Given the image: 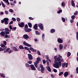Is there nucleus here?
<instances>
[{
	"instance_id": "bf43d9fd",
	"label": "nucleus",
	"mask_w": 78,
	"mask_h": 78,
	"mask_svg": "<svg viewBox=\"0 0 78 78\" xmlns=\"http://www.w3.org/2000/svg\"><path fill=\"white\" fill-rule=\"evenodd\" d=\"M5 38H8V37H9V36H8V35L7 34H6L5 35Z\"/></svg>"
},
{
	"instance_id": "c85d7f7f",
	"label": "nucleus",
	"mask_w": 78,
	"mask_h": 78,
	"mask_svg": "<svg viewBox=\"0 0 78 78\" xmlns=\"http://www.w3.org/2000/svg\"><path fill=\"white\" fill-rule=\"evenodd\" d=\"M19 48L20 49H24V48L23 47V46L22 45H20L19 46Z\"/></svg>"
},
{
	"instance_id": "c756f323",
	"label": "nucleus",
	"mask_w": 78,
	"mask_h": 78,
	"mask_svg": "<svg viewBox=\"0 0 78 78\" xmlns=\"http://www.w3.org/2000/svg\"><path fill=\"white\" fill-rule=\"evenodd\" d=\"M25 66L26 67H30V65L27 63H26Z\"/></svg>"
},
{
	"instance_id": "c9c22d12",
	"label": "nucleus",
	"mask_w": 78,
	"mask_h": 78,
	"mask_svg": "<svg viewBox=\"0 0 78 78\" xmlns=\"http://www.w3.org/2000/svg\"><path fill=\"white\" fill-rule=\"evenodd\" d=\"M4 33H5V34H9V33H10L9 32L7 31H5Z\"/></svg>"
},
{
	"instance_id": "13d9d810",
	"label": "nucleus",
	"mask_w": 78,
	"mask_h": 78,
	"mask_svg": "<svg viewBox=\"0 0 78 78\" xmlns=\"http://www.w3.org/2000/svg\"><path fill=\"white\" fill-rule=\"evenodd\" d=\"M29 20H34V19L31 17H29Z\"/></svg>"
},
{
	"instance_id": "603ef678",
	"label": "nucleus",
	"mask_w": 78,
	"mask_h": 78,
	"mask_svg": "<svg viewBox=\"0 0 78 78\" xmlns=\"http://www.w3.org/2000/svg\"><path fill=\"white\" fill-rule=\"evenodd\" d=\"M5 13L6 14H9L8 12L7 11V10H5Z\"/></svg>"
},
{
	"instance_id": "f3484780",
	"label": "nucleus",
	"mask_w": 78,
	"mask_h": 78,
	"mask_svg": "<svg viewBox=\"0 0 78 78\" xmlns=\"http://www.w3.org/2000/svg\"><path fill=\"white\" fill-rule=\"evenodd\" d=\"M68 75L69 72H65L64 74V76H65V77H67Z\"/></svg>"
},
{
	"instance_id": "cd10ccee",
	"label": "nucleus",
	"mask_w": 78,
	"mask_h": 78,
	"mask_svg": "<svg viewBox=\"0 0 78 78\" xmlns=\"http://www.w3.org/2000/svg\"><path fill=\"white\" fill-rule=\"evenodd\" d=\"M70 55H71V53L69 52H68L67 53V57L69 58V56H70Z\"/></svg>"
},
{
	"instance_id": "864d4df0",
	"label": "nucleus",
	"mask_w": 78,
	"mask_h": 78,
	"mask_svg": "<svg viewBox=\"0 0 78 78\" xmlns=\"http://www.w3.org/2000/svg\"><path fill=\"white\" fill-rule=\"evenodd\" d=\"M62 11L61 10H59L57 12V13H58V14H59V13H60V12H62Z\"/></svg>"
},
{
	"instance_id": "f257e3e1",
	"label": "nucleus",
	"mask_w": 78,
	"mask_h": 78,
	"mask_svg": "<svg viewBox=\"0 0 78 78\" xmlns=\"http://www.w3.org/2000/svg\"><path fill=\"white\" fill-rule=\"evenodd\" d=\"M64 61L63 58H60V57H57V60L54 61L55 64H53L54 67L56 69H58L59 67H61L62 62Z\"/></svg>"
},
{
	"instance_id": "5fc2aeb1",
	"label": "nucleus",
	"mask_w": 78,
	"mask_h": 78,
	"mask_svg": "<svg viewBox=\"0 0 78 78\" xmlns=\"http://www.w3.org/2000/svg\"><path fill=\"white\" fill-rule=\"evenodd\" d=\"M5 31H8L9 30V29H8V28H5Z\"/></svg>"
},
{
	"instance_id": "338daca9",
	"label": "nucleus",
	"mask_w": 78,
	"mask_h": 78,
	"mask_svg": "<svg viewBox=\"0 0 78 78\" xmlns=\"http://www.w3.org/2000/svg\"><path fill=\"white\" fill-rule=\"evenodd\" d=\"M76 72L77 73H78V67L76 68Z\"/></svg>"
},
{
	"instance_id": "37998d69",
	"label": "nucleus",
	"mask_w": 78,
	"mask_h": 78,
	"mask_svg": "<svg viewBox=\"0 0 78 78\" xmlns=\"http://www.w3.org/2000/svg\"><path fill=\"white\" fill-rule=\"evenodd\" d=\"M4 50H5V49L2 48L1 47L0 48V51H3Z\"/></svg>"
},
{
	"instance_id": "8fccbe9b",
	"label": "nucleus",
	"mask_w": 78,
	"mask_h": 78,
	"mask_svg": "<svg viewBox=\"0 0 78 78\" xmlns=\"http://www.w3.org/2000/svg\"><path fill=\"white\" fill-rule=\"evenodd\" d=\"M1 22L2 23H3L5 22V20H4V19L3 20H2L1 21Z\"/></svg>"
},
{
	"instance_id": "7ed1b4c3",
	"label": "nucleus",
	"mask_w": 78,
	"mask_h": 78,
	"mask_svg": "<svg viewBox=\"0 0 78 78\" xmlns=\"http://www.w3.org/2000/svg\"><path fill=\"white\" fill-rule=\"evenodd\" d=\"M23 45H26L27 47H31V45L28 44L27 42L25 41L23 42Z\"/></svg>"
},
{
	"instance_id": "f8f14e48",
	"label": "nucleus",
	"mask_w": 78,
	"mask_h": 78,
	"mask_svg": "<svg viewBox=\"0 0 78 78\" xmlns=\"http://www.w3.org/2000/svg\"><path fill=\"white\" fill-rule=\"evenodd\" d=\"M30 49L32 52H36L37 51H36V50L34 49V48H33L32 47L30 48Z\"/></svg>"
},
{
	"instance_id": "e2e57ef3",
	"label": "nucleus",
	"mask_w": 78,
	"mask_h": 78,
	"mask_svg": "<svg viewBox=\"0 0 78 78\" xmlns=\"http://www.w3.org/2000/svg\"><path fill=\"white\" fill-rule=\"evenodd\" d=\"M9 28H10V30H12V26L11 25H10L9 26Z\"/></svg>"
},
{
	"instance_id": "dca6fc26",
	"label": "nucleus",
	"mask_w": 78,
	"mask_h": 78,
	"mask_svg": "<svg viewBox=\"0 0 78 78\" xmlns=\"http://www.w3.org/2000/svg\"><path fill=\"white\" fill-rule=\"evenodd\" d=\"M46 68L48 72H51V68H50V67L47 66Z\"/></svg>"
},
{
	"instance_id": "c03bdc74",
	"label": "nucleus",
	"mask_w": 78,
	"mask_h": 78,
	"mask_svg": "<svg viewBox=\"0 0 78 78\" xmlns=\"http://www.w3.org/2000/svg\"><path fill=\"white\" fill-rule=\"evenodd\" d=\"M27 63H28V64H32V61H30L29 62H28Z\"/></svg>"
},
{
	"instance_id": "a878e982",
	"label": "nucleus",
	"mask_w": 78,
	"mask_h": 78,
	"mask_svg": "<svg viewBox=\"0 0 78 78\" xmlns=\"http://www.w3.org/2000/svg\"><path fill=\"white\" fill-rule=\"evenodd\" d=\"M27 28H28V25L26 24L24 26V30H26Z\"/></svg>"
},
{
	"instance_id": "6e6d98bb",
	"label": "nucleus",
	"mask_w": 78,
	"mask_h": 78,
	"mask_svg": "<svg viewBox=\"0 0 78 78\" xmlns=\"http://www.w3.org/2000/svg\"><path fill=\"white\" fill-rule=\"evenodd\" d=\"M9 50H10V48H7L6 49V51H7V52H8V51H9Z\"/></svg>"
},
{
	"instance_id": "ea45409f",
	"label": "nucleus",
	"mask_w": 78,
	"mask_h": 78,
	"mask_svg": "<svg viewBox=\"0 0 78 78\" xmlns=\"http://www.w3.org/2000/svg\"><path fill=\"white\" fill-rule=\"evenodd\" d=\"M16 20L17 22H20V19L19 18H16Z\"/></svg>"
},
{
	"instance_id": "2f4dec72",
	"label": "nucleus",
	"mask_w": 78,
	"mask_h": 78,
	"mask_svg": "<svg viewBox=\"0 0 78 78\" xmlns=\"http://www.w3.org/2000/svg\"><path fill=\"white\" fill-rule=\"evenodd\" d=\"M24 49H25V50H27V51H28V50H30V48H29L28 47H24Z\"/></svg>"
},
{
	"instance_id": "49530a36",
	"label": "nucleus",
	"mask_w": 78,
	"mask_h": 78,
	"mask_svg": "<svg viewBox=\"0 0 78 78\" xmlns=\"http://www.w3.org/2000/svg\"><path fill=\"white\" fill-rule=\"evenodd\" d=\"M1 47L3 48V47H5V45L4 44H2L1 45Z\"/></svg>"
},
{
	"instance_id": "a211bd4d",
	"label": "nucleus",
	"mask_w": 78,
	"mask_h": 78,
	"mask_svg": "<svg viewBox=\"0 0 78 78\" xmlns=\"http://www.w3.org/2000/svg\"><path fill=\"white\" fill-rule=\"evenodd\" d=\"M12 49H13V50H15V51H18V50H17V48L15 47L12 46Z\"/></svg>"
},
{
	"instance_id": "f03ea898",
	"label": "nucleus",
	"mask_w": 78,
	"mask_h": 78,
	"mask_svg": "<svg viewBox=\"0 0 78 78\" xmlns=\"http://www.w3.org/2000/svg\"><path fill=\"white\" fill-rule=\"evenodd\" d=\"M9 20V19L7 18H4V20L5 21L4 24L5 25H8V20Z\"/></svg>"
},
{
	"instance_id": "4be33fe9",
	"label": "nucleus",
	"mask_w": 78,
	"mask_h": 78,
	"mask_svg": "<svg viewBox=\"0 0 78 78\" xmlns=\"http://www.w3.org/2000/svg\"><path fill=\"white\" fill-rule=\"evenodd\" d=\"M55 32V30L53 29H52L51 30V33H54Z\"/></svg>"
},
{
	"instance_id": "423d86ee",
	"label": "nucleus",
	"mask_w": 78,
	"mask_h": 78,
	"mask_svg": "<svg viewBox=\"0 0 78 78\" xmlns=\"http://www.w3.org/2000/svg\"><path fill=\"white\" fill-rule=\"evenodd\" d=\"M24 25H25V24L23 22L21 23L18 24V26L21 28H23L24 27Z\"/></svg>"
},
{
	"instance_id": "58836bf2",
	"label": "nucleus",
	"mask_w": 78,
	"mask_h": 78,
	"mask_svg": "<svg viewBox=\"0 0 78 78\" xmlns=\"http://www.w3.org/2000/svg\"><path fill=\"white\" fill-rule=\"evenodd\" d=\"M37 53L38 55H41V52L39 50L37 51Z\"/></svg>"
},
{
	"instance_id": "f704fd0d",
	"label": "nucleus",
	"mask_w": 78,
	"mask_h": 78,
	"mask_svg": "<svg viewBox=\"0 0 78 78\" xmlns=\"http://www.w3.org/2000/svg\"><path fill=\"white\" fill-rule=\"evenodd\" d=\"M42 38L43 40L44 41V38H45V35L44 34H42Z\"/></svg>"
},
{
	"instance_id": "1a4fd4ad",
	"label": "nucleus",
	"mask_w": 78,
	"mask_h": 78,
	"mask_svg": "<svg viewBox=\"0 0 78 78\" xmlns=\"http://www.w3.org/2000/svg\"><path fill=\"white\" fill-rule=\"evenodd\" d=\"M28 58L29 60H32L33 59V56H32V55L30 54H28Z\"/></svg>"
},
{
	"instance_id": "69168bd1",
	"label": "nucleus",
	"mask_w": 78,
	"mask_h": 78,
	"mask_svg": "<svg viewBox=\"0 0 78 78\" xmlns=\"http://www.w3.org/2000/svg\"><path fill=\"white\" fill-rule=\"evenodd\" d=\"M12 30H14V31H16V27H13Z\"/></svg>"
},
{
	"instance_id": "a19ab883",
	"label": "nucleus",
	"mask_w": 78,
	"mask_h": 78,
	"mask_svg": "<svg viewBox=\"0 0 78 78\" xmlns=\"http://www.w3.org/2000/svg\"><path fill=\"white\" fill-rule=\"evenodd\" d=\"M3 42L4 44V45H6L7 43L6 42V41H4Z\"/></svg>"
},
{
	"instance_id": "774afa93",
	"label": "nucleus",
	"mask_w": 78,
	"mask_h": 78,
	"mask_svg": "<svg viewBox=\"0 0 78 78\" xmlns=\"http://www.w3.org/2000/svg\"><path fill=\"white\" fill-rule=\"evenodd\" d=\"M64 2H62V6H64Z\"/></svg>"
},
{
	"instance_id": "4468645a",
	"label": "nucleus",
	"mask_w": 78,
	"mask_h": 78,
	"mask_svg": "<svg viewBox=\"0 0 78 78\" xmlns=\"http://www.w3.org/2000/svg\"><path fill=\"white\" fill-rule=\"evenodd\" d=\"M71 5L73 7H75V4L74 3V1L73 0H72L71 1Z\"/></svg>"
},
{
	"instance_id": "ddd939ff",
	"label": "nucleus",
	"mask_w": 78,
	"mask_h": 78,
	"mask_svg": "<svg viewBox=\"0 0 78 78\" xmlns=\"http://www.w3.org/2000/svg\"><path fill=\"white\" fill-rule=\"evenodd\" d=\"M57 41L59 43V44H62V43L63 42L62 40L60 38H58L57 40Z\"/></svg>"
},
{
	"instance_id": "4c0bfd02",
	"label": "nucleus",
	"mask_w": 78,
	"mask_h": 78,
	"mask_svg": "<svg viewBox=\"0 0 78 78\" xmlns=\"http://www.w3.org/2000/svg\"><path fill=\"white\" fill-rule=\"evenodd\" d=\"M63 73H63L62 72H61L59 73L58 75L59 76H61V75H62Z\"/></svg>"
},
{
	"instance_id": "a18cd8bd",
	"label": "nucleus",
	"mask_w": 78,
	"mask_h": 78,
	"mask_svg": "<svg viewBox=\"0 0 78 78\" xmlns=\"http://www.w3.org/2000/svg\"><path fill=\"white\" fill-rule=\"evenodd\" d=\"M54 58L55 59V61H57V59H58V58H57V56H55Z\"/></svg>"
},
{
	"instance_id": "7c9ffc66",
	"label": "nucleus",
	"mask_w": 78,
	"mask_h": 78,
	"mask_svg": "<svg viewBox=\"0 0 78 78\" xmlns=\"http://www.w3.org/2000/svg\"><path fill=\"white\" fill-rule=\"evenodd\" d=\"M1 3L2 6L3 7V8H5V4H4V3L3 2H1Z\"/></svg>"
},
{
	"instance_id": "09e8293b",
	"label": "nucleus",
	"mask_w": 78,
	"mask_h": 78,
	"mask_svg": "<svg viewBox=\"0 0 78 78\" xmlns=\"http://www.w3.org/2000/svg\"><path fill=\"white\" fill-rule=\"evenodd\" d=\"M9 11L11 12H14V11L13 10H12V9H10L9 10Z\"/></svg>"
},
{
	"instance_id": "39448f33",
	"label": "nucleus",
	"mask_w": 78,
	"mask_h": 78,
	"mask_svg": "<svg viewBox=\"0 0 78 78\" xmlns=\"http://www.w3.org/2000/svg\"><path fill=\"white\" fill-rule=\"evenodd\" d=\"M23 37L24 39L27 40L28 38H29V36L28 35L25 34L23 35Z\"/></svg>"
},
{
	"instance_id": "bb28decb",
	"label": "nucleus",
	"mask_w": 78,
	"mask_h": 78,
	"mask_svg": "<svg viewBox=\"0 0 78 78\" xmlns=\"http://www.w3.org/2000/svg\"><path fill=\"white\" fill-rule=\"evenodd\" d=\"M37 62H34V65L35 66V67L36 68H37L38 67H37Z\"/></svg>"
},
{
	"instance_id": "79ce46f5",
	"label": "nucleus",
	"mask_w": 78,
	"mask_h": 78,
	"mask_svg": "<svg viewBox=\"0 0 78 78\" xmlns=\"http://www.w3.org/2000/svg\"><path fill=\"white\" fill-rule=\"evenodd\" d=\"M53 71L54 72H55V73H56L57 72V70L55 69H53Z\"/></svg>"
},
{
	"instance_id": "b1692460",
	"label": "nucleus",
	"mask_w": 78,
	"mask_h": 78,
	"mask_svg": "<svg viewBox=\"0 0 78 78\" xmlns=\"http://www.w3.org/2000/svg\"><path fill=\"white\" fill-rule=\"evenodd\" d=\"M35 33L37 35H40V34H41L39 32H38V31L37 30L35 31Z\"/></svg>"
},
{
	"instance_id": "412c9836",
	"label": "nucleus",
	"mask_w": 78,
	"mask_h": 78,
	"mask_svg": "<svg viewBox=\"0 0 78 78\" xmlns=\"http://www.w3.org/2000/svg\"><path fill=\"white\" fill-rule=\"evenodd\" d=\"M46 59H47L48 61H49L50 62H51V60L50 59H49V57H48V55H46Z\"/></svg>"
},
{
	"instance_id": "0eeeda50",
	"label": "nucleus",
	"mask_w": 78,
	"mask_h": 78,
	"mask_svg": "<svg viewBox=\"0 0 78 78\" xmlns=\"http://www.w3.org/2000/svg\"><path fill=\"white\" fill-rule=\"evenodd\" d=\"M30 67L32 70H35L36 69V68L33 65H30Z\"/></svg>"
},
{
	"instance_id": "6ab92c4d",
	"label": "nucleus",
	"mask_w": 78,
	"mask_h": 78,
	"mask_svg": "<svg viewBox=\"0 0 78 78\" xmlns=\"http://www.w3.org/2000/svg\"><path fill=\"white\" fill-rule=\"evenodd\" d=\"M44 70H45V68L44 67L42 68L41 69V72L42 73H44Z\"/></svg>"
},
{
	"instance_id": "473e14b6",
	"label": "nucleus",
	"mask_w": 78,
	"mask_h": 78,
	"mask_svg": "<svg viewBox=\"0 0 78 78\" xmlns=\"http://www.w3.org/2000/svg\"><path fill=\"white\" fill-rule=\"evenodd\" d=\"M62 20L63 22H66V19L64 18V17H62Z\"/></svg>"
},
{
	"instance_id": "4d7b16f0",
	"label": "nucleus",
	"mask_w": 78,
	"mask_h": 78,
	"mask_svg": "<svg viewBox=\"0 0 78 78\" xmlns=\"http://www.w3.org/2000/svg\"><path fill=\"white\" fill-rule=\"evenodd\" d=\"M43 62L44 64H45V63H46V61H45V60H43Z\"/></svg>"
},
{
	"instance_id": "6e6552de",
	"label": "nucleus",
	"mask_w": 78,
	"mask_h": 78,
	"mask_svg": "<svg viewBox=\"0 0 78 78\" xmlns=\"http://www.w3.org/2000/svg\"><path fill=\"white\" fill-rule=\"evenodd\" d=\"M38 27V25H37V24H34V30H38V28H37Z\"/></svg>"
},
{
	"instance_id": "5701e85b",
	"label": "nucleus",
	"mask_w": 78,
	"mask_h": 78,
	"mask_svg": "<svg viewBox=\"0 0 78 78\" xmlns=\"http://www.w3.org/2000/svg\"><path fill=\"white\" fill-rule=\"evenodd\" d=\"M0 75L1 76V77H2V78H5V75H4L3 73L1 74V73H0Z\"/></svg>"
},
{
	"instance_id": "de8ad7c7",
	"label": "nucleus",
	"mask_w": 78,
	"mask_h": 78,
	"mask_svg": "<svg viewBox=\"0 0 78 78\" xmlns=\"http://www.w3.org/2000/svg\"><path fill=\"white\" fill-rule=\"evenodd\" d=\"M78 11H76L75 13H74V15H77L78 14Z\"/></svg>"
},
{
	"instance_id": "9b49d317",
	"label": "nucleus",
	"mask_w": 78,
	"mask_h": 78,
	"mask_svg": "<svg viewBox=\"0 0 78 78\" xmlns=\"http://www.w3.org/2000/svg\"><path fill=\"white\" fill-rule=\"evenodd\" d=\"M27 33H29L30 31H31L32 30L31 28H27L24 30Z\"/></svg>"
},
{
	"instance_id": "20e7f679",
	"label": "nucleus",
	"mask_w": 78,
	"mask_h": 78,
	"mask_svg": "<svg viewBox=\"0 0 78 78\" xmlns=\"http://www.w3.org/2000/svg\"><path fill=\"white\" fill-rule=\"evenodd\" d=\"M42 25V24L41 23H40L38 24V27L40 28L41 30H43L44 29V27Z\"/></svg>"
},
{
	"instance_id": "9d476101",
	"label": "nucleus",
	"mask_w": 78,
	"mask_h": 78,
	"mask_svg": "<svg viewBox=\"0 0 78 78\" xmlns=\"http://www.w3.org/2000/svg\"><path fill=\"white\" fill-rule=\"evenodd\" d=\"M41 58L40 57H38L37 58L36 62H37V64H39V62H41Z\"/></svg>"
},
{
	"instance_id": "680f3d73",
	"label": "nucleus",
	"mask_w": 78,
	"mask_h": 78,
	"mask_svg": "<svg viewBox=\"0 0 78 78\" xmlns=\"http://www.w3.org/2000/svg\"><path fill=\"white\" fill-rule=\"evenodd\" d=\"M13 23V21H12L10 22L9 23V25H11V24H12Z\"/></svg>"
},
{
	"instance_id": "052dcab7",
	"label": "nucleus",
	"mask_w": 78,
	"mask_h": 78,
	"mask_svg": "<svg viewBox=\"0 0 78 78\" xmlns=\"http://www.w3.org/2000/svg\"><path fill=\"white\" fill-rule=\"evenodd\" d=\"M12 19L13 21H16V19L14 18H12Z\"/></svg>"
},
{
	"instance_id": "393cba45",
	"label": "nucleus",
	"mask_w": 78,
	"mask_h": 78,
	"mask_svg": "<svg viewBox=\"0 0 78 78\" xmlns=\"http://www.w3.org/2000/svg\"><path fill=\"white\" fill-rule=\"evenodd\" d=\"M28 25L30 28H31L32 27V24L31 23H28Z\"/></svg>"
},
{
	"instance_id": "aec40b11",
	"label": "nucleus",
	"mask_w": 78,
	"mask_h": 78,
	"mask_svg": "<svg viewBox=\"0 0 78 78\" xmlns=\"http://www.w3.org/2000/svg\"><path fill=\"white\" fill-rule=\"evenodd\" d=\"M59 48L60 50H62V48H63V46L62 45V44H59Z\"/></svg>"
},
{
	"instance_id": "0e129e2a",
	"label": "nucleus",
	"mask_w": 78,
	"mask_h": 78,
	"mask_svg": "<svg viewBox=\"0 0 78 78\" xmlns=\"http://www.w3.org/2000/svg\"><path fill=\"white\" fill-rule=\"evenodd\" d=\"M67 66H68V63H66L65 64V67L66 68H67Z\"/></svg>"
},
{
	"instance_id": "72a5a7b5",
	"label": "nucleus",
	"mask_w": 78,
	"mask_h": 78,
	"mask_svg": "<svg viewBox=\"0 0 78 78\" xmlns=\"http://www.w3.org/2000/svg\"><path fill=\"white\" fill-rule=\"evenodd\" d=\"M65 66H66V63L64 62L62 64V67L63 68L65 67Z\"/></svg>"
},
{
	"instance_id": "e433bc0d",
	"label": "nucleus",
	"mask_w": 78,
	"mask_h": 78,
	"mask_svg": "<svg viewBox=\"0 0 78 78\" xmlns=\"http://www.w3.org/2000/svg\"><path fill=\"white\" fill-rule=\"evenodd\" d=\"M75 18V15H73L71 17V19L72 20H74Z\"/></svg>"
},
{
	"instance_id": "2eb2a0df",
	"label": "nucleus",
	"mask_w": 78,
	"mask_h": 78,
	"mask_svg": "<svg viewBox=\"0 0 78 78\" xmlns=\"http://www.w3.org/2000/svg\"><path fill=\"white\" fill-rule=\"evenodd\" d=\"M5 32L3 31L1 32L0 33V35H1L2 37H4L5 34Z\"/></svg>"
},
{
	"instance_id": "3c124183",
	"label": "nucleus",
	"mask_w": 78,
	"mask_h": 78,
	"mask_svg": "<svg viewBox=\"0 0 78 78\" xmlns=\"http://www.w3.org/2000/svg\"><path fill=\"white\" fill-rule=\"evenodd\" d=\"M40 68H41V69L43 68L44 67H43V66L42 65L40 64Z\"/></svg>"
}]
</instances>
